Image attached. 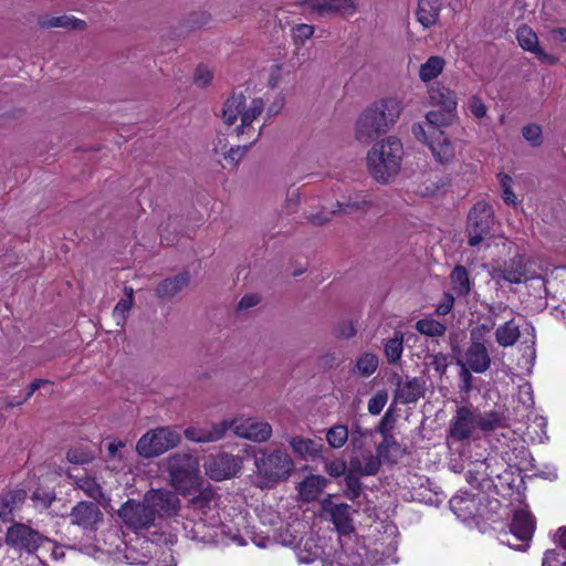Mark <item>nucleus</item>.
<instances>
[{
    "mask_svg": "<svg viewBox=\"0 0 566 566\" xmlns=\"http://www.w3.org/2000/svg\"><path fill=\"white\" fill-rule=\"evenodd\" d=\"M499 180H500V185L503 189V200L507 203V205H515L516 202V196L515 193L513 192L512 190V178L511 176H509L507 174H499Z\"/></svg>",
    "mask_w": 566,
    "mask_h": 566,
    "instance_id": "nucleus-52",
    "label": "nucleus"
},
{
    "mask_svg": "<svg viewBox=\"0 0 566 566\" xmlns=\"http://www.w3.org/2000/svg\"><path fill=\"white\" fill-rule=\"evenodd\" d=\"M440 11V0H418L417 19L429 28L437 23Z\"/></svg>",
    "mask_w": 566,
    "mask_h": 566,
    "instance_id": "nucleus-30",
    "label": "nucleus"
},
{
    "mask_svg": "<svg viewBox=\"0 0 566 566\" xmlns=\"http://www.w3.org/2000/svg\"><path fill=\"white\" fill-rule=\"evenodd\" d=\"M428 99L431 105L439 106L450 113L458 108V98L455 92L441 83L430 84L428 86Z\"/></svg>",
    "mask_w": 566,
    "mask_h": 566,
    "instance_id": "nucleus-23",
    "label": "nucleus"
},
{
    "mask_svg": "<svg viewBox=\"0 0 566 566\" xmlns=\"http://www.w3.org/2000/svg\"><path fill=\"white\" fill-rule=\"evenodd\" d=\"M468 107L471 114L478 119H481L486 115V106L479 96H472L469 99Z\"/></svg>",
    "mask_w": 566,
    "mask_h": 566,
    "instance_id": "nucleus-58",
    "label": "nucleus"
},
{
    "mask_svg": "<svg viewBox=\"0 0 566 566\" xmlns=\"http://www.w3.org/2000/svg\"><path fill=\"white\" fill-rule=\"evenodd\" d=\"M74 485L76 489L83 491L88 497L94 501L101 503L104 499V492L102 486L96 482V480L90 475L75 476Z\"/></svg>",
    "mask_w": 566,
    "mask_h": 566,
    "instance_id": "nucleus-33",
    "label": "nucleus"
},
{
    "mask_svg": "<svg viewBox=\"0 0 566 566\" xmlns=\"http://www.w3.org/2000/svg\"><path fill=\"white\" fill-rule=\"evenodd\" d=\"M376 451L379 454V457L387 461H394L391 459V455H401L400 443L392 434L382 437V441L377 446Z\"/></svg>",
    "mask_w": 566,
    "mask_h": 566,
    "instance_id": "nucleus-41",
    "label": "nucleus"
},
{
    "mask_svg": "<svg viewBox=\"0 0 566 566\" xmlns=\"http://www.w3.org/2000/svg\"><path fill=\"white\" fill-rule=\"evenodd\" d=\"M181 441L179 432L171 427H158L144 433L136 443V452L143 459L157 458L176 448Z\"/></svg>",
    "mask_w": 566,
    "mask_h": 566,
    "instance_id": "nucleus-5",
    "label": "nucleus"
},
{
    "mask_svg": "<svg viewBox=\"0 0 566 566\" xmlns=\"http://www.w3.org/2000/svg\"><path fill=\"white\" fill-rule=\"evenodd\" d=\"M212 78H213V74L209 67L203 66V65H200L197 67L196 72H195V77H193V81L197 86L206 87L211 83Z\"/></svg>",
    "mask_w": 566,
    "mask_h": 566,
    "instance_id": "nucleus-55",
    "label": "nucleus"
},
{
    "mask_svg": "<svg viewBox=\"0 0 566 566\" xmlns=\"http://www.w3.org/2000/svg\"><path fill=\"white\" fill-rule=\"evenodd\" d=\"M388 394L386 390H379L368 401V411L371 415H378L387 403Z\"/></svg>",
    "mask_w": 566,
    "mask_h": 566,
    "instance_id": "nucleus-53",
    "label": "nucleus"
},
{
    "mask_svg": "<svg viewBox=\"0 0 566 566\" xmlns=\"http://www.w3.org/2000/svg\"><path fill=\"white\" fill-rule=\"evenodd\" d=\"M289 443L296 457L302 459L316 458L319 455L323 444L313 439L303 438L301 436L291 437Z\"/></svg>",
    "mask_w": 566,
    "mask_h": 566,
    "instance_id": "nucleus-27",
    "label": "nucleus"
},
{
    "mask_svg": "<svg viewBox=\"0 0 566 566\" xmlns=\"http://www.w3.org/2000/svg\"><path fill=\"white\" fill-rule=\"evenodd\" d=\"M338 365V357L335 352H325L316 360L317 369L324 373L336 368Z\"/></svg>",
    "mask_w": 566,
    "mask_h": 566,
    "instance_id": "nucleus-50",
    "label": "nucleus"
},
{
    "mask_svg": "<svg viewBox=\"0 0 566 566\" xmlns=\"http://www.w3.org/2000/svg\"><path fill=\"white\" fill-rule=\"evenodd\" d=\"M211 502V495L209 493L201 492L199 495L193 496L190 500V505L193 510H198L200 513L206 514V509H209Z\"/></svg>",
    "mask_w": 566,
    "mask_h": 566,
    "instance_id": "nucleus-61",
    "label": "nucleus"
},
{
    "mask_svg": "<svg viewBox=\"0 0 566 566\" xmlns=\"http://www.w3.org/2000/svg\"><path fill=\"white\" fill-rule=\"evenodd\" d=\"M314 34V28L310 24H297L292 29V35L295 41L304 42L308 40Z\"/></svg>",
    "mask_w": 566,
    "mask_h": 566,
    "instance_id": "nucleus-60",
    "label": "nucleus"
},
{
    "mask_svg": "<svg viewBox=\"0 0 566 566\" xmlns=\"http://www.w3.org/2000/svg\"><path fill=\"white\" fill-rule=\"evenodd\" d=\"M403 350V335L401 332H395L391 338H388L384 346V353L388 364H397Z\"/></svg>",
    "mask_w": 566,
    "mask_h": 566,
    "instance_id": "nucleus-35",
    "label": "nucleus"
},
{
    "mask_svg": "<svg viewBox=\"0 0 566 566\" xmlns=\"http://www.w3.org/2000/svg\"><path fill=\"white\" fill-rule=\"evenodd\" d=\"M146 504L153 511V516L171 517L177 515L180 510V500L178 495L170 490L151 489L145 493Z\"/></svg>",
    "mask_w": 566,
    "mask_h": 566,
    "instance_id": "nucleus-12",
    "label": "nucleus"
},
{
    "mask_svg": "<svg viewBox=\"0 0 566 566\" xmlns=\"http://www.w3.org/2000/svg\"><path fill=\"white\" fill-rule=\"evenodd\" d=\"M438 164L447 165L455 157L453 144H424Z\"/></svg>",
    "mask_w": 566,
    "mask_h": 566,
    "instance_id": "nucleus-38",
    "label": "nucleus"
},
{
    "mask_svg": "<svg viewBox=\"0 0 566 566\" xmlns=\"http://www.w3.org/2000/svg\"><path fill=\"white\" fill-rule=\"evenodd\" d=\"M522 134L526 142H537L542 136V128L537 124H530L523 128Z\"/></svg>",
    "mask_w": 566,
    "mask_h": 566,
    "instance_id": "nucleus-63",
    "label": "nucleus"
},
{
    "mask_svg": "<svg viewBox=\"0 0 566 566\" xmlns=\"http://www.w3.org/2000/svg\"><path fill=\"white\" fill-rule=\"evenodd\" d=\"M306 4L319 13L340 12L342 14H352L355 12L353 0H306Z\"/></svg>",
    "mask_w": 566,
    "mask_h": 566,
    "instance_id": "nucleus-26",
    "label": "nucleus"
},
{
    "mask_svg": "<svg viewBox=\"0 0 566 566\" xmlns=\"http://www.w3.org/2000/svg\"><path fill=\"white\" fill-rule=\"evenodd\" d=\"M234 434L254 442H264L272 434V427L268 422L256 421L255 419H233L229 420Z\"/></svg>",
    "mask_w": 566,
    "mask_h": 566,
    "instance_id": "nucleus-14",
    "label": "nucleus"
},
{
    "mask_svg": "<svg viewBox=\"0 0 566 566\" xmlns=\"http://www.w3.org/2000/svg\"><path fill=\"white\" fill-rule=\"evenodd\" d=\"M461 367L459 377H460V391L470 392L472 390L473 376L471 374V369L463 365H459Z\"/></svg>",
    "mask_w": 566,
    "mask_h": 566,
    "instance_id": "nucleus-59",
    "label": "nucleus"
},
{
    "mask_svg": "<svg viewBox=\"0 0 566 566\" xmlns=\"http://www.w3.org/2000/svg\"><path fill=\"white\" fill-rule=\"evenodd\" d=\"M450 280L452 289L458 295L467 296L470 293V279L465 266L455 265L450 274Z\"/></svg>",
    "mask_w": 566,
    "mask_h": 566,
    "instance_id": "nucleus-34",
    "label": "nucleus"
},
{
    "mask_svg": "<svg viewBox=\"0 0 566 566\" xmlns=\"http://www.w3.org/2000/svg\"><path fill=\"white\" fill-rule=\"evenodd\" d=\"M27 499V492L23 489L9 491L2 496L0 503V518L7 522L11 518L12 511L18 509Z\"/></svg>",
    "mask_w": 566,
    "mask_h": 566,
    "instance_id": "nucleus-29",
    "label": "nucleus"
},
{
    "mask_svg": "<svg viewBox=\"0 0 566 566\" xmlns=\"http://www.w3.org/2000/svg\"><path fill=\"white\" fill-rule=\"evenodd\" d=\"M243 467V460L239 455L220 452L209 455L203 463L206 474L214 480L222 481L235 476Z\"/></svg>",
    "mask_w": 566,
    "mask_h": 566,
    "instance_id": "nucleus-9",
    "label": "nucleus"
},
{
    "mask_svg": "<svg viewBox=\"0 0 566 566\" xmlns=\"http://www.w3.org/2000/svg\"><path fill=\"white\" fill-rule=\"evenodd\" d=\"M403 111L402 101L396 96L378 98L366 106L354 125L358 140L378 142L395 127Z\"/></svg>",
    "mask_w": 566,
    "mask_h": 566,
    "instance_id": "nucleus-1",
    "label": "nucleus"
},
{
    "mask_svg": "<svg viewBox=\"0 0 566 566\" xmlns=\"http://www.w3.org/2000/svg\"><path fill=\"white\" fill-rule=\"evenodd\" d=\"M349 431L344 424H335L331 427L326 432V440L328 444L334 449L342 448L348 440Z\"/></svg>",
    "mask_w": 566,
    "mask_h": 566,
    "instance_id": "nucleus-42",
    "label": "nucleus"
},
{
    "mask_svg": "<svg viewBox=\"0 0 566 566\" xmlns=\"http://www.w3.org/2000/svg\"><path fill=\"white\" fill-rule=\"evenodd\" d=\"M534 530L535 520L528 512L523 510L515 512L512 523L510 525V531L512 535L516 539L523 542V544L516 545L507 541V545L518 551H525L528 546V542L533 537Z\"/></svg>",
    "mask_w": 566,
    "mask_h": 566,
    "instance_id": "nucleus-16",
    "label": "nucleus"
},
{
    "mask_svg": "<svg viewBox=\"0 0 566 566\" xmlns=\"http://www.w3.org/2000/svg\"><path fill=\"white\" fill-rule=\"evenodd\" d=\"M94 458L93 452L83 447L71 448L66 453L67 461L74 464H86L92 462Z\"/></svg>",
    "mask_w": 566,
    "mask_h": 566,
    "instance_id": "nucleus-47",
    "label": "nucleus"
},
{
    "mask_svg": "<svg viewBox=\"0 0 566 566\" xmlns=\"http://www.w3.org/2000/svg\"><path fill=\"white\" fill-rule=\"evenodd\" d=\"M51 539L42 535L39 531L28 524L15 522L8 527L4 536V543L10 548L33 555L45 543Z\"/></svg>",
    "mask_w": 566,
    "mask_h": 566,
    "instance_id": "nucleus-8",
    "label": "nucleus"
},
{
    "mask_svg": "<svg viewBox=\"0 0 566 566\" xmlns=\"http://www.w3.org/2000/svg\"><path fill=\"white\" fill-rule=\"evenodd\" d=\"M327 479L322 475H310L305 478L298 486L301 499L305 502L316 500L327 485Z\"/></svg>",
    "mask_w": 566,
    "mask_h": 566,
    "instance_id": "nucleus-28",
    "label": "nucleus"
},
{
    "mask_svg": "<svg viewBox=\"0 0 566 566\" xmlns=\"http://www.w3.org/2000/svg\"><path fill=\"white\" fill-rule=\"evenodd\" d=\"M43 24L48 28H64L71 30H81L85 27L84 21L69 15L53 17Z\"/></svg>",
    "mask_w": 566,
    "mask_h": 566,
    "instance_id": "nucleus-45",
    "label": "nucleus"
},
{
    "mask_svg": "<svg viewBox=\"0 0 566 566\" xmlns=\"http://www.w3.org/2000/svg\"><path fill=\"white\" fill-rule=\"evenodd\" d=\"M397 388L395 390V399L401 403H413L424 395V380L419 377H413L402 381L401 377L397 374L394 375Z\"/></svg>",
    "mask_w": 566,
    "mask_h": 566,
    "instance_id": "nucleus-17",
    "label": "nucleus"
},
{
    "mask_svg": "<svg viewBox=\"0 0 566 566\" xmlns=\"http://www.w3.org/2000/svg\"><path fill=\"white\" fill-rule=\"evenodd\" d=\"M325 471L333 478H339L342 475H346L348 470L344 460L336 459L325 463Z\"/></svg>",
    "mask_w": 566,
    "mask_h": 566,
    "instance_id": "nucleus-54",
    "label": "nucleus"
},
{
    "mask_svg": "<svg viewBox=\"0 0 566 566\" xmlns=\"http://www.w3.org/2000/svg\"><path fill=\"white\" fill-rule=\"evenodd\" d=\"M133 303L129 298H122L117 302L113 310V316L117 319V324H122L125 321L126 313L132 308Z\"/></svg>",
    "mask_w": 566,
    "mask_h": 566,
    "instance_id": "nucleus-57",
    "label": "nucleus"
},
{
    "mask_svg": "<svg viewBox=\"0 0 566 566\" xmlns=\"http://www.w3.org/2000/svg\"><path fill=\"white\" fill-rule=\"evenodd\" d=\"M221 147H216L213 149L214 154H221L223 160L231 166H235L247 154L249 146L248 145H235L228 148L229 144H220Z\"/></svg>",
    "mask_w": 566,
    "mask_h": 566,
    "instance_id": "nucleus-37",
    "label": "nucleus"
},
{
    "mask_svg": "<svg viewBox=\"0 0 566 566\" xmlns=\"http://www.w3.org/2000/svg\"><path fill=\"white\" fill-rule=\"evenodd\" d=\"M283 77V69L281 65H272L269 70V78H268V85L271 88H275L279 86Z\"/></svg>",
    "mask_w": 566,
    "mask_h": 566,
    "instance_id": "nucleus-64",
    "label": "nucleus"
},
{
    "mask_svg": "<svg viewBox=\"0 0 566 566\" xmlns=\"http://www.w3.org/2000/svg\"><path fill=\"white\" fill-rule=\"evenodd\" d=\"M166 465L176 489L189 491L199 484V463L191 454L175 453L166 459Z\"/></svg>",
    "mask_w": 566,
    "mask_h": 566,
    "instance_id": "nucleus-6",
    "label": "nucleus"
},
{
    "mask_svg": "<svg viewBox=\"0 0 566 566\" xmlns=\"http://www.w3.org/2000/svg\"><path fill=\"white\" fill-rule=\"evenodd\" d=\"M497 272L499 277L510 283L517 284L527 279L526 263L524 258L521 255H516L509 261H505Z\"/></svg>",
    "mask_w": 566,
    "mask_h": 566,
    "instance_id": "nucleus-25",
    "label": "nucleus"
},
{
    "mask_svg": "<svg viewBox=\"0 0 566 566\" xmlns=\"http://www.w3.org/2000/svg\"><path fill=\"white\" fill-rule=\"evenodd\" d=\"M254 464L256 476L261 480L258 484L261 489L286 481L294 471V462L290 454L279 449L271 452L265 449L259 450Z\"/></svg>",
    "mask_w": 566,
    "mask_h": 566,
    "instance_id": "nucleus-3",
    "label": "nucleus"
},
{
    "mask_svg": "<svg viewBox=\"0 0 566 566\" xmlns=\"http://www.w3.org/2000/svg\"><path fill=\"white\" fill-rule=\"evenodd\" d=\"M495 223L493 207L481 200L473 205L467 217L465 232L468 235V244L478 247L488 237L491 235L492 228Z\"/></svg>",
    "mask_w": 566,
    "mask_h": 566,
    "instance_id": "nucleus-7",
    "label": "nucleus"
},
{
    "mask_svg": "<svg viewBox=\"0 0 566 566\" xmlns=\"http://www.w3.org/2000/svg\"><path fill=\"white\" fill-rule=\"evenodd\" d=\"M396 422V418L390 410H387L384 417L381 418L376 431L380 433L382 437L392 434L391 430Z\"/></svg>",
    "mask_w": 566,
    "mask_h": 566,
    "instance_id": "nucleus-56",
    "label": "nucleus"
},
{
    "mask_svg": "<svg viewBox=\"0 0 566 566\" xmlns=\"http://www.w3.org/2000/svg\"><path fill=\"white\" fill-rule=\"evenodd\" d=\"M516 39L523 50L535 54L542 62L548 64H554L556 62V57L542 50L537 34L528 25L523 24L517 29Z\"/></svg>",
    "mask_w": 566,
    "mask_h": 566,
    "instance_id": "nucleus-21",
    "label": "nucleus"
},
{
    "mask_svg": "<svg viewBox=\"0 0 566 566\" xmlns=\"http://www.w3.org/2000/svg\"><path fill=\"white\" fill-rule=\"evenodd\" d=\"M446 67V60L439 55H431L419 67V78L421 82L429 84L439 77Z\"/></svg>",
    "mask_w": 566,
    "mask_h": 566,
    "instance_id": "nucleus-31",
    "label": "nucleus"
},
{
    "mask_svg": "<svg viewBox=\"0 0 566 566\" xmlns=\"http://www.w3.org/2000/svg\"><path fill=\"white\" fill-rule=\"evenodd\" d=\"M357 331L352 321L344 319L338 322L333 328V335L338 339H350Z\"/></svg>",
    "mask_w": 566,
    "mask_h": 566,
    "instance_id": "nucleus-49",
    "label": "nucleus"
},
{
    "mask_svg": "<svg viewBox=\"0 0 566 566\" xmlns=\"http://www.w3.org/2000/svg\"><path fill=\"white\" fill-rule=\"evenodd\" d=\"M190 273L182 272L161 280L155 287V295L163 301H169L181 293L190 284Z\"/></svg>",
    "mask_w": 566,
    "mask_h": 566,
    "instance_id": "nucleus-20",
    "label": "nucleus"
},
{
    "mask_svg": "<svg viewBox=\"0 0 566 566\" xmlns=\"http://www.w3.org/2000/svg\"><path fill=\"white\" fill-rule=\"evenodd\" d=\"M449 355L443 353H428L424 356L426 367H432L434 371L442 377L446 375L449 363Z\"/></svg>",
    "mask_w": 566,
    "mask_h": 566,
    "instance_id": "nucleus-43",
    "label": "nucleus"
},
{
    "mask_svg": "<svg viewBox=\"0 0 566 566\" xmlns=\"http://www.w3.org/2000/svg\"><path fill=\"white\" fill-rule=\"evenodd\" d=\"M489 321V324H481L471 331V340H483L484 335L489 333L495 325V321L492 317H490Z\"/></svg>",
    "mask_w": 566,
    "mask_h": 566,
    "instance_id": "nucleus-62",
    "label": "nucleus"
},
{
    "mask_svg": "<svg viewBox=\"0 0 566 566\" xmlns=\"http://www.w3.org/2000/svg\"><path fill=\"white\" fill-rule=\"evenodd\" d=\"M381 457L376 455L370 450H361L349 459V469L359 475H376L381 465Z\"/></svg>",
    "mask_w": 566,
    "mask_h": 566,
    "instance_id": "nucleus-22",
    "label": "nucleus"
},
{
    "mask_svg": "<svg viewBox=\"0 0 566 566\" xmlns=\"http://www.w3.org/2000/svg\"><path fill=\"white\" fill-rule=\"evenodd\" d=\"M359 476L360 475L357 472H354L348 468V471L345 475L346 490L344 494L350 501H355L361 493V482Z\"/></svg>",
    "mask_w": 566,
    "mask_h": 566,
    "instance_id": "nucleus-46",
    "label": "nucleus"
},
{
    "mask_svg": "<svg viewBox=\"0 0 566 566\" xmlns=\"http://www.w3.org/2000/svg\"><path fill=\"white\" fill-rule=\"evenodd\" d=\"M263 111L264 101L261 97H254L247 104L244 94L234 92L224 101L221 108V118L226 125L231 126L235 124L240 115L241 124L234 129L235 137L253 138V142H255L252 123Z\"/></svg>",
    "mask_w": 566,
    "mask_h": 566,
    "instance_id": "nucleus-2",
    "label": "nucleus"
},
{
    "mask_svg": "<svg viewBox=\"0 0 566 566\" xmlns=\"http://www.w3.org/2000/svg\"><path fill=\"white\" fill-rule=\"evenodd\" d=\"M322 516L328 518L336 531L342 535H349L355 532L353 514L356 512L346 503H336L332 495H327L321 502Z\"/></svg>",
    "mask_w": 566,
    "mask_h": 566,
    "instance_id": "nucleus-10",
    "label": "nucleus"
},
{
    "mask_svg": "<svg viewBox=\"0 0 566 566\" xmlns=\"http://www.w3.org/2000/svg\"><path fill=\"white\" fill-rule=\"evenodd\" d=\"M463 361L473 373H485L491 366V357L484 343L471 340L465 350Z\"/></svg>",
    "mask_w": 566,
    "mask_h": 566,
    "instance_id": "nucleus-19",
    "label": "nucleus"
},
{
    "mask_svg": "<svg viewBox=\"0 0 566 566\" xmlns=\"http://www.w3.org/2000/svg\"><path fill=\"white\" fill-rule=\"evenodd\" d=\"M505 418L497 411L480 412L476 410L478 429L483 432H491L504 427Z\"/></svg>",
    "mask_w": 566,
    "mask_h": 566,
    "instance_id": "nucleus-36",
    "label": "nucleus"
},
{
    "mask_svg": "<svg viewBox=\"0 0 566 566\" xmlns=\"http://www.w3.org/2000/svg\"><path fill=\"white\" fill-rule=\"evenodd\" d=\"M31 500L35 507L45 510L49 509L52 502L55 500V493L49 490L36 489L33 492Z\"/></svg>",
    "mask_w": 566,
    "mask_h": 566,
    "instance_id": "nucleus-48",
    "label": "nucleus"
},
{
    "mask_svg": "<svg viewBox=\"0 0 566 566\" xmlns=\"http://www.w3.org/2000/svg\"><path fill=\"white\" fill-rule=\"evenodd\" d=\"M520 336V326L515 323L514 319L505 322L495 331V339L502 347L513 346L518 340Z\"/></svg>",
    "mask_w": 566,
    "mask_h": 566,
    "instance_id": "nucleus-32",
    "label": "nucleus"
},
{
    "mask_svg": "<svg viewBox=\"0 0 566 566\" xmlns=\"http://www.w3.org/2000/svg\"><path fill=\"white\" fill-rule=\"evenodd\" d=\"M403 156L402 144H374L367 154V167L379 184H388L398 175Z\"/></svg>",
    "mask_w": 566,
    "mask_h": 566,
    "instance_id": "nucleus-4",
    "label": "nucleus"
},
{
    "mask_svg": "<svg viewBox=\"0 0 566 566\" xmlns=\"http://www.w3.org/2000/svg\"><path fill=\"white\" fill-rule=\"evenodd\" d=\"M231 424L232 423L226 419L218 423H213L208 428H187L184 433L188 440L193 442H216L226 436V433L231 429Z\"/></svg>",
    "mask_w": 566,
    "mask_h": 566,
    "instance_id": "nucleus-18",
    "label": "nucleus"
},
{
    "mask_svg": "<svg viewBox=\"0 0 566 566\" xmlns=\"http://www.w3.org/2000/svg\"><path fill=\"white\" fill-rule=\"evenodd\" d=\"M71 524L84 531H96L103 522V513L99 507L88 501L78 502L70 512Z\"/></svg>",
    "mask_w": 566,
    "mask_h": 566,
    "instance_id": "nucleus-13",
    "label": "nucleus"
},
{
    "mask_svg": "<svg viewBox=\"0 0 566 566\" xmlns=\"http://www.w3.org/2000/svg\"><path fill=\"white\" fill-rule=\"evenodd\" d=\"M457 118V111L450 113L442 108L440 111H430L426 115L427 123L433 127L451 125Z\"/></svg>",
    "mask_w": 566,
    "mask_h": 566,
    "instance_id": "nucleus-44",
    "label": "nucleus"
},
{
    "mask_svg": "<svg viewBox=\"0 0 566 566\" xmlns=\"http://www.w3.org/2000/svg\"><path fill=\"white\" fill-rule=\"evenodd\" d=\"M415 328L418 333L429 337H440L447 332V326L433 318L419 319Z\"/></svg>",
    "mask_w": 566,
    "mask_h": 566,
    "instance_id": "nucleus-40",
    "label": "nucleus"
},
{
    "mask_svg": "<svg viewBox=\"0 0 566 566\" xmlns=\"http://www.w3.org/2000/svg\"><path fill=\"white\" fill-rule=\"evenodd\" d=\"M475 429H478L476 410L467 406L459 407L455 416L450 421V437L457 441H464L471 438Z\"/></svg>",
    "mask_w": 566,
    "mask_h": 566,
    "instance_id": "nucleus-15",
    "label": "nucleus"
},
{
    "mask_svg": "<svg viewBox=\"0 0 566 566\" xmlns=\"http://www.w3.org/2000/svg\"><path fill=\"white\" fill-rule=\"evenodd\" d=\"M378 365L379 359L377 355L373 353H364L357 358L354 373L361 377H369L376 371Z\"/></svg>",
    "mask_w": 566,
    "mask_h": 566,
    "instance_id": "nucleus-39",
    "label": "nucleus"
},
{
    "mask_svg": "<svg viewBox=\"0 0 566 566\" xmlns=\"http://www.w3.org/2000/svg\"><path fill=\"white\" fill-rule=\"evenodd\" d=\"M123 523L130 530H148L155 525V518L145 496L142 502L128 500L117 511Z\"/></svg>",
    "mask_w": 566,
    "mask_h": 566,
    "instance_id": "nucleus-11",
    "label": "nucleus"
},
{
    "mask_svg": "<svg viewBox=\"0 0 566 566\" xmlns=\"http://www.w3.org/2000/svg\"><path fill=\"white\" fill-rule=\"evenodd\" d=\"M374 207V202L367 199L366 196L361 193H357L355 196H349L344 201H337L335 208L331 211V214L344 213V214H354V213H367L370 208Z\"/></svg>",
    "mask_w": 566,
    "mask_h": 566,
    "instance_id": "nucleus-24",
    "label": "nucleus"
},
{
    "mask_svg": "<svg viewBox=\"0 0 566 566\" xmlns=\"http://www.w3.org/2000/svg\"><path fill=\"white\" fill-rule=\"evenodd\" d=\"M373 434V430L364 429L358 423H355L352 428L350 432V444L354 450H361L364 446V439L370 437Z\"/></svg>",
    "mask_w": 566,
    "mask_h": 566,
    "instance_id": "nucleus-51",
    "label": "nucleus"
}]
</instances>
